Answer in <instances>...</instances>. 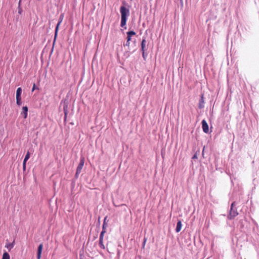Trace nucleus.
Returning <instances> with one entry per match:
<instances>
[{
    "instance_id": "f257e3e1",
    "label": "nucleus",
    "mask_w": 259,
    "mask_h": 259,
    "mask_svg": "<svg viewBox=\"0 0 259 259\" xmlns=\"http://www.w3.org/2000/svg\"><path fill=\"white\" fill-rule=\"evenodd\" d=\"M120 12L121 13L120 26L124 29H126L127 17L130 15V10L125 6H122L120 8Z\"/></svg>"
},
{
    "instance_id": "f03ea898",
    "label": "nucleus",
    "mask_w": 259,
    "mask_h": 259,
    "mask_svg": "<svg viewBox=\"0 0 259 259\" xmlns=\"http://www.w3.org/2000/svg\"><path fill=\"white\" fill-rule=\"evenodd\" d=\"M235 202H233L231 204V209L230 210L229 214L228 216V218L230 219H233L234 218H235L238 214V213L237 210L234 209L233 208V206L235 205Z\"/></svg>"
},
{
    "instance_id": "7ed1b4c3",
    "label": "nucleus",
    "mask_w": 259,
    "mask_h": 259,
    "mask_svg": "<svg viewBox=\"0 0 259 259\" xmlns=\"http://www.w3.org/2000/svg\"><path fill=\"white\" fill-rule=\"evenodd\" d=\"M63 19H64V14H61V15L60 16L58 23V24L56 27V28H55V39L57 37L59 26L60 25L61 23L62 22Z\"/></svg>"
},
{
    "instance_id": "20e7f679",
    "label": "nucleus",
    "mask_w": 259,
    "mask_h": 259,
    "mask_svg": "<svg viewBox=\"0 0 259 259\" xmlns=\"http://www.w3.org/2000/svg\"><path fill=\"white\" fill-rule=\"evenodd\" d=\"M202 129H203V131L205 133H208V132H209L208 125V124H207V122L204 119H203L202 121Z\"/></svg>"
},
{
    "instance_id": "39448f33",
    "label": "nucleus",
    "mask_w": 259,
    "mask_h": 259,
    "mask_svg": "<svg viewBox=\"0 0 259 259\" xmlns=\"http://www.w3.org/2000/svg\"><path fill=\"white\" fill-rule=\"evenodd\" d=\"M107 217H106L104 219V222L102 226V231L100 234V235L104 236V234L106 233V228L107 226V224L106 222Z\"/></svg>"
},
{
    "instance_id": "423d86ee",
    "label": "nucleus",
    "mask_w": 259,
    "mask_h": 259,
    "mask_svg": "<svg viewBox=\"0 0 259 259\" xmlns=\"http://www.w3.org/2000/svg\"><path fill=\"white\" fill-rule=\"evenodd\" d=\"M43 245L42 244H39L38 247L37 258L40 259L41 254L42 250Z\"/></svg>"
},
{
    "instance_id": "0eeeda50",
    "label": "nucleus",
    "mask_w": 259,
    "mask_h": 259,
    "mask_svg": "<svg viewBox=\"0 0 259 259\" xmlns=\"http://www.w3.org/2000/svg\"><path fill=\"white\" fill-rule=\"evenodd\" d=\"M146 47V40L145 38H143L141 42V51L143 52V54H145Z\"/></svg>"
},
{
    "instance_id": "6e6552de",
    "label": "nucleus",
    "mask_w": 259,
    "mask_h": 259,
    "mask_svg": "<svg viewBox=\"0 0 259 259\" xmlns=\"http://www.w3.org/2000/svg\"><path fill=\"white\" fill-rule=\"evenodd\" d=\"M127 40L128 41H130L131 40V37L133 35H136V32L134 31H128L127 33Z\"/></svg>"
},
{
    "instance_id": "1a4fd4ad",
    "label": "nucleus",
    "mask_w": 259,
    "mask_h": 259,
    "mask_svg": "<svg viewBox=\"0 0 259 259\" xmlns=\"http://www.w3.org/2000/svg\"><path fill=\"white\" fill-rule=\"evenodd\" d=\"M15 245V241L14 240L12 243H7L5 247L10 251L14 246Z\"/></svg>"
},
{
    "instance_id": "9d476101",
    "label": "nucleus",
    "mask_w": 259,
    "mask_h": 259,
    "mask_svg": "<svg viewBox=\"0 0 259 259\" xmlns=\"http://www.w3.org/2000/svg\"><path fill=\"white\" fill-rule=\"evenodd\" d=\"M27 112L28 108L26 106L23 107L22 108V112H21V114L23 115L24 118H26L27 117Z\"/></svg>"
},
{
    "instance_id": "9b49d317",
    "label": "nucleus",
    "mask_w": 259,
    "mask_h": 259,
    "mask_svg": "<svg viewBox=\"0 0 259 259\" xmlns=\"http://www.w3.org/2000/svg\"><path fill=\"white\" fill-rule=\"evenodd\" d=\"M83 163H79V164L77 166L76 172V176H77L78 175L80 174L81 172V170L83 166Z\"/></svg>"
},
{
    "instance_id": "f8f14e48",
    "label": "nucleus",
    "mask_w": 259,
    "mask_h": 259,
    "mask_svg": "<svg viewBox=\"0 0 259 259\" xmlns=\"http://www.w3.org/2000/svg\"><path fill=\"white\" fill-rule=\"evenodd\" d=\"M182 222L181 221H179L177 223V227H176V231L178 233L179 232L181 229H182Z\"/></svg>"
},
{
    "instance_id": "ddd939ff",
    "label": "nucleus",
    "mask_w": 259,
    "mask_h": 259,
    "mask_svg": "<svg viewBox=\"0 0 259 259\" xmlns=\"http://www.w3.org/2000/svg\"><path fill=\"white\" fill-rule=\"evenodd\" d=\"M103 237H104V236L100 235L99 246L101 248L104 249L105 246L103 244Z\"/></svg>"
},
{
    "instance_id": "4468645a",
    "label": "nucleus",
    "mask_w": 259,
    "mask_h": 259,
    "mask_svg": "<svg viewBox=\"0 0 259 259\" xmlns=\"http://www.w3.org/2000/svg\"><path fill=\"white\" fill-rule=\"evenodd\" d=\"M22 93V89L21 88H18L16 91V98H21Z\"/></svg>"
},
{
    "instance_id": "2eb2a0df",
    "label": "nucleus",
    "mask_w": 259,
    "mask_h": 259,
    "mask_svg": "<svg viewBox=\"0 0 259 259\" xmlns=\"http://www.w3.org/2000/svg\"><path fill=\"white\" fill-rule=\"evenodd\" d=\"M2 259H10V255L7 252L4 253Z\"/></svg>"
},
{
    "instance_id": "dca6fc26",
    "label": "nucleus",
    "mask_w": 259,
    "mask_h": 259,
    "mask_svg": "<svg viewBox=\"0 0 259 259\" xmlns=\"http://www.w3.org/2000/svg\"><path fill=\"white\" fill-rule=\"evenodd\" d=\"M21 98H16V103L18 106H20L21 104Z\"/></svg>"
},
{
    "instance_id": "f3484780",
    "label": "nucleus",
    "mask_w": 259,
    "mask_h": 259,
    "mask_svg": "<svg viewBox=\"0 0 259 259\" xmlns=\"http://www.w3.org/2000/svg\"><path fill=\"white\" fill-rule=\"evenodd\" d=\"M29 157V153H28L26 155V156H25V158H24V160H23V162H26V161H27V160L28 159Z\"/></svg>"
},
{
    "instance_id": "a211bd4d",
    "label": "nucleus",
    "mask_w": 259,
    "mask_h": 259,
    "mask_svg": "<svg viewBox=\"0 0 259 259\" xmlns=\"http://www.w3.org/2000/svg\"><path fill=\"white\" fill-rule=\"evenodd\" d=\"M26 163H23V170L25 171V168H26Z\"/></svg>"
},
{
    "instance_id": "6ab92c4d",
    "label": "nucleus",
    "mask_w": 259,
    "mask_h": 259,
    "mask_svg": "<svg viewBox=\"0 0 259 259\" xmlns=\"http://www.w3.org/2000/svg\"><path fill=\"white\" fill-rule=\"evenodd\" d=\"M35 89V84L34 83L33 84V88H32V91H34V90Z\"/></svg>"
},
{
    "instance_id": "aec40b11",
    "label": "nucleus",
    "mask_w": 259,
    "mask_h": 259,
    "mask_svg": "<svg viewBox=\"0 0 259 259\" xmlns=\"http://www.w3.org/2000/svg\"><path fill=\"white\" fill-rule=\"evenodd\" d=\"M130 44V41H128V40H127L126 42V46H129Z\"/></svg>"
},
{
    "instance_id": "412c9836",
    "label": "nucleus",
    "mask_w": 259,
    "mask_h": 259,
    "mask_svg": "<svg viewBox=\"0 0 259 259\" xmlns=\"http://www.w3.org/2000/svg\"><path fill=\"white\" fill-rule=\"evenodd\" d=\"M64 109V113H65V118H66L67 117V112L66 111L65 108Z\"/></svg>"
},
{
    "instance_id": "4be33fe9",
    "label": "nucleus",
    "mask_w": 259,
    "mask_h": 259,
    "mask_svg": "<svg viewBox=\"0 0 259 259\" xmlns=\"http://www.w3.org/2000/svg\"><path fill=\"white\" fill-rule=\"evenodd\" d=\"M21 11H22V10H21V8H20V7H19V11H18V12H19V14H21Z\"/></svg>"
},
{
    "instance_id": "5701e85b",
    "label": "nucleus",
    "mask_w": 259,
    "mask_h": 259,
    "mask_svg": "<svg viewBox=\"0 0 259 259\" xmlns=\"http://www.w3.org/2000/svg\"><path fill=\"white\" fill-rule=\"evenodd\" d=\"M201 102H202V103L204 102V101H203V96L202 95L201 96Z\"/></svg>"
},
{
    "instance_id": "b1692460",
    "label": "nucleus",
    "mask_w": 259,
    "mask_h": 259,
    "mask_svg": "<svg viewBox=\"0 0 259 259\" xmlns=\"http://www.w3.org/2000/svg\"><path fill=\"white\" fill-rule=\"evenodd\" d=\"M21 2V0H19V4H18V7H20Z\"/></svg>"
},
{
    "instance_id": "393cba45",
    "label": "nucleus",
    "mask_w": 259,
    "mask_h": 259,
    "mask_svg": "<svg viewBox=\"0 0 259 259\" xmlns=\"http://www.w3.org/2000/svg\"><path fill=\"white\" fill-rule=\"evenodd\" d=\"M142 56L144 58H145V54H143V52H142Z\"/></svg>"
}]
</instances>
